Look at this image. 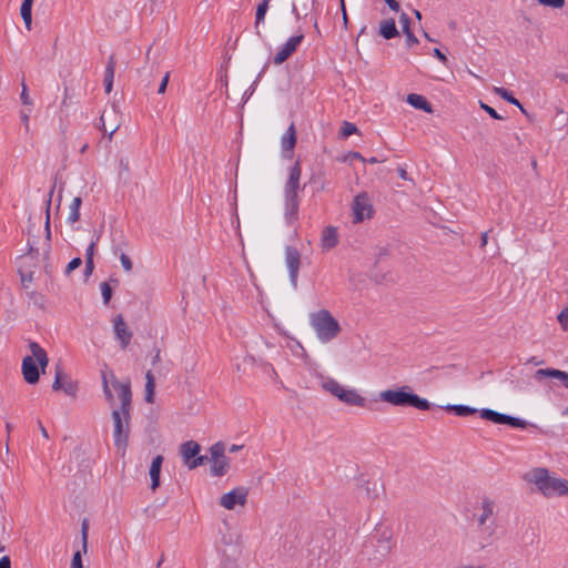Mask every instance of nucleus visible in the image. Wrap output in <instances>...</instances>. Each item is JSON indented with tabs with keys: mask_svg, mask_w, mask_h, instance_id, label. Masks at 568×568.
<instances>
[{
	"mask_svg": "<svg viewBox=\"0 0 568 568\" xmlns=\"http://www.w3.org/2000/svg\"><path fill=\"white\" fill-rule=\"evenodd\" d=\"M111 384L114 392L112 409L114 445L124 454L130 434L132 410L131 382L130 379L123 382L118 381L112 375Z\"/></svg>",
	"mask_w": 568,
	"mask_h": 568,
	"instance_id": "1",
	"label": "nucleus"
},
{
	"mask_svg": "<svg viewBox=\"0 0 568 568\" xmlns=\"http://www.w3.org/2000/svg\"><path fill=\"white\" fill-rule=\"evenodd\" d=\"M301 175V162L296 161L288 170V176L283 190V215L287 225H293L298 220Z\"/></svg>",
	"mask_w": 568,
	"mask_h": 568,
	"instance_id": "2",
	"label": "nucleus"
},
{
	"mask_svg": "<svg viewBox=\"0 0 568 568\" xmlns=\"http://www.w3.org/2000/svg\"><path fill=\"white\" fill-rule=\"evenodd\" d=\"M377 396L381 402L395 407H414L420 410L430 408V403L413 393L408 385L381 390Z\"/></svg>",
	"mask_w": 568,
	"mask_h": 568,
	"instance_id": "3",
	"label": "nucleus"
},
{
	"mask_svg": "<svg viewBox=\"0 0 568 568\" xmlns=\"http://www.w3.org/2000/svg\"><path fill=\"white\" fill-rule=\"evenodd\" d=\"M525 478L547 498L568 495V480L551 476L546 468H535Z\"/></svg>",
	"mask_w": 568,
	"mask_h": 568,
	"instance_id": "4",
	"label": "nucleus"
},
{
	"mask_svg": "<svg viewBox=\"0 0 568 568\" xmlns=\"http://www.w3.org/2000/svg\"><path fill=\"white\" fill-rule=\"evenodd\" d=\"M310 325L322 344L331 343L342 332L338 321L327 310L311 313Z\"/></svg>",
	"mask_w": 568,
	"mask_h": 568,
	"instance_id": "5",
	"label": "nucleus"
},
{
	"mask_svg": "<svg viewBox=\"0 0 568 568\" xmlns=\"http://www.w3.org/2000/svg\"><path fill=\"white\" fill-rule=\"evenodd\" d=\"M29 348L32 355L22 359L21 371L24 381L34 385L39 382L40 373H45L49 358L47 352L37 342H30Z\"/></svg>",
	"mask_w": 568,
	"mask_h": 568,
	"instance_id": "6",
	"label": "nucleus"
},
{
	"mask_svg": "<svg viewBox=\"0 0 568 568\" xmlns=\"http://www.w3.org/2000/svg\"><path fill=\"white\" fill-rule=\"evenodd\" d=\"M321 386L325 392L348 406L364 408L367 405V399L357 389L346 388L332 377H322Z\"/></svg>",
	"mask_w": 568,
	"mask_h": 568,
	"instance_id": "7",
	"label": "nucleus"
},
{
	"mask_svg": "<svg viewBox=\"0 0 568 568\" xmlns=\"http://www.w3.org/2000/svg\"><path fill=\"white\" fill-rule=\"evenodd\" d=\"M393 528L388 525H376L371 536V544L374 547V559L381 561L385 559L392 551L394 546Z\"/></svg>",
	"mask_w": 568,
	"mask_h": 568,
	"instance_id": "8",
	"label": "nucleus"
},
{
	"mask_svg": "<svg viewBox=\"0 0 568 568\" xmlns=\"http://www.w3.org/2000/svg\"><path fill=\"white\" fill-rule=\"evenodd\" d=\"M481 418L489 420L494 424L509 425L515 428H526L528 423L525 419L509 416L489 408H483L479 410Z\"/></svg>",
	"mask_w": 568,
	"mask_h": 568,
	"instance_id": "9",
	"label": "nucleus"
},
{
	"mask_svg": "<svg viewBox=\"0 0 568 568\" xmlns=\"http://www.w3.org/2000/svg\"><path fill=\"white\" fill-rule=\"evenodd\" d=\"M200 449V445L194 440H189L181 445L180 454L190 469L203 465L207 459L206 456H199Z\"/></svg>",
	"mask_w": 568,
	"mask_h": 568,
	"instance_id": "10",
	"label": "nucleus"
},
{
	"mask_svg": "<svg viewBox=\"0 0 568 568\" xmlns=\"http://www.w3.org/2000/svg\"><path fill=\"white\" fill-rule=\"evenodd\" d=\"M54 392H63L67 396L75 397L78 392V383L65 374L61 365L55 366V375L52 384Z\"/></svg>",
	"mask_w": 568,
	"mask_h": 568,
	"instance_id": "11",
	"label": "nucleus"
},
{
	"mask_svg": "<svg viewBox=\"0 0 568 568\" xmlns=\"http://www.w3.org/2000/svg\"><path fill=\"white\" fill-rule=\"evenodd\" d=\"M354 222L359 223L365 219L372 217L374 207L366 192H362L355 196L352 205Z\"/></svg>",
	"mask_w": 568,
	"mask_h": 568,
	"instance_id": "12",
	"label": "nucleus"
},
{
	"mask_svg": "<svg viewBox=\"0 0 568 568\" xmlns=\"http://www.w3.org/2000/svg\"><path fill=\"white\" fill-rule=\"evenodd\" d=\"M248 490L239 486L231 491L223 494L219 499V505L227 510H233L236 506L244 507L247 501Z\"/></svg>",
	"mask_w": 568,
	"mask_h": 568,
	"instance_id": "13",
	"label": "nucleus"
},
{
	"mask_svg": "<svg viewBox=\"0 0 568 568\" xmlns=\"http://www.w3.org/2000/svg\"><path fill=\"white\" fill-rule=\"evenodd\" d=\"M303 40L304 33L302 32L301 28H298L296 34L288 38L286 42L277 50L273 59L274 63L282 64L285 62L296 51L297 47L302 43Z\"/></svg>",
	"mask_w": 568,
	"mask_h": 568,
	"instance_id": "14",
	"label": "nucleus"
},
{
	"mask_svg": "<svg viewBox=\"0 0 568 568\" xmlns=\"http://www.w3.org/2000/svg\"><path fill=\"white\" fill-rule=\"evenodd\" d=\"M113 333L115 341L119 342L120 348L125 349L132 339L133 333L124 322L122 315H118L113 320Z\"/></svg>",
	"mask_w": 568,
	"mask_h": 568,
	"instance_id": "15",
	"label": "nucleus"
},
{
	"mask_svg": "<svg viewBox=\"0 0 568 568\" xmlns=\"http://www.w3.org/2000/svg\"><path fill=\"white\" fill-rule=\"evenodd\" d=\"M285 263L288 268L291 283L294 287H296L298 270L301 265V254L295 247L286 246Z\"/></svg>",
	"mask_w": 568,
	"mask_h": 568,
	"instance_id": "16",
	"label": "nucleus"
},
{
	"mask_svg": "<svg viewBox=\"0 0 568 568\" xmlns=\"http://www.w3.org/2000/svg\"><path fill=\"white\" fill-rule=\"evenodd\" d=\"M297 134L294 123H292L281 138V151L284 159H292L296 145Z\"/></svg>",
	"mask_w": 568,
	"mask_h": 568,
	"instance_id": "17",
	"label": "nucleus"
},
{
	"mask_svg": "<svg viewBox=\"0 0 568 568\" xmlns=\"http://www.w3.org/2000/svg\"><path fill=\"white\" fill-rule=\"evenodd\" d=\"M547 378L559 381L568 388V373L556 368H539L534 373V379L537 383H544Z\"/></svg>",
	"mask_w": 568,
	"mask_h": 568,
	"instance_id": "18",
	"label": "nucleus"
},
{
	"mask_svg": "<svg viewBox=\"0 0 568 568\" xmlns=\"http://www.w3.org/2000/svg\"><path fill=\"white\" fill-rule=\"evenodd\" d=\"M339 242V235L336 226L327 225L321 233V247L327 252L334 248Z\"/></svg>",
	"mask_w": 568,
	"mask_h": 568,
	"instance_id": "19",
	"label": "nucleus"
},
{
	"mask_svg": "<svg viewBox=\"0 0 568 568\" xmlns=\"http://www.w3.org/2000/svg\"><path fill=\"white\" fill-rule=\"evenodd\" d=\"M316 0H293L292 13L298 21L305 19L314 9Z\"/></svg>",
	"mask_w": 568,
	"mask_h": 568,
	"instance_id": "20",
	"label": "nucleus"
},
{
	"mask_svg": "<svg viewBox=\"0 0 568 568\" xmlns=\"http://www.w3.org/2000/svg\"><path fill=\"white\" fill-rule=\"evenodd\" d=\"M162 464H163V457L161 455H159L153 458L151 466H150V470H149V475L151 478L150 488L153 491L156 490L160 486V473H161Z\"/></svg>",
	"mask_w": 568,
	"mask_h": 568,
	"instance_id": "21",
	"label": "nucleus"
},
{
	"mask_svg": "<svg viewBox=\"0 0 568 568\" xmlns=\"http://www.w3.org/2000/svg\"><path fill=\"white\" fill-rule=\"evenodd\" d=\"M54 185L51 187V190L48 193V200L45 205V223H44V230H45V250L44 255L47 256L50 252V241H51V230H50V206H51V197L53 195Z\"/></svg>",
	"mask_w": 568,
	"mask_h": 568,
	"instance_id": "22",
	"label": "nucleus"
},
{
	"mask_svg": "<svg viewBox=\"0 0 568 568\" xmlns=\"http://www.w3.org/2000/svg\"><path fill=\"white\" fill-rule=\"evenodd\" d=\"M407 102L414 106L415 109L423 110L427 113L433 112L432 104L426 100L425 97L417 94V93H410L407 95Z\"/></svg>",
	"mask_w": 568,
	"mask_h": 568,
	"instance_id": "23",
	"label": "nucleus"
},
{
	"mask_svg": "<svg viewBox=\"0 0 568 568\" xmlns=\"http://www.w3.org/2000/svg\"><path fill=\"white\" fill-rule=\"evenodd\" d=\"M155 395V377L151 371L145 374L144 400L148 404L154 403Z\"/></svg>",
	"mask_w": 568,
	"mask_h": 568,
	"instance_id": "24",
	"label": "nucleus"
},
{
	"mask_svg": "<svg viewBox=\"0 0 568 568\" xmlns=\"http://www.w3.org/2000/svg\"><path fill=\"white\" fill-rule=\"evenodd\" d=\"M379 34L389 40L398 36V30L395 24L394 19H387L381 22L379 24Z\"/></svg>",
	"mask_w": 568,
	"mask_h": 568,
	"instance_id": "25",
	"label": "nucleus"
},
{
	"mask_svg": "<svg viewBox=\"0 0 568 568\" xmlns=\"http://www.w3.org/2000/svg\"><path fill=\"white\" fill-rule=\"evenodd\" d=\"M34 0H23L20 7V14L28 30L32 26V4Z\"/></svg>",
	"mask_w": 568,
	"mask_h": 568,
	"instance_id": "26",
	"label": "nucleus"
},
{
	"mask_svg": "<svg viewBox=\"0 0 568 568\" xmlns=\"http://www.w3.org/2000/svg\"><path fill=\"white\" fill-rule=\"evenodd\" d=\"M495 505L489 499H484L480 507V514L478 515V524L480 526L485 525V523L493 516Z\"/></svg>",
	"mask_w": 568,
	"mask_h": 568,
	"instance_id": "27",
	"label": "nucleus"
},
{
	"mask_svg": "<svg viewBox=\"0 0 568 568\" xmlns=\"http://www.w3.org/2000/svg\"><path fill=\"white\" fill-rule=\"evenodd\" d=\"M81 203H82V200L81 197L79 196H75L71 204H70V212H69V215H68V222L69 223H74L79 220L80 217V206H81Z\"/></svg>",
	"mask_w": 568,
	"mask_h": 568,
	"instance_id": "28",
	"label": "nucleus"
},
{
	"mask_svg": "<svg viewBox=\"0 0 568 568\" xmlns=\"http://www.w3.org/2000/svg\"><path fill=\"white\" fill-rule=\"evenodd\" d=\"M211 471L214 476H223L229 469L227 458L212 460Z\"/></svg>",
	"mask_w": 568,
	"mask_h": 568,
	"instance_id": "29",
	"label": "nucleus"
},
{
	"mask_svg": "<svg viewBox=\"0 0 568 568\" xmlns=\"http://www.w3.org/2000/svg\"><path fill=\"white\" fill-rule=\"evenodd\" d=\"M494 91L504 100L508 101L509 103L518 106L523 112H525L523 105L520 102L506 89L504 88H495Z\"/></svg>",
	"mask_w": 568,
	"mask_h": 568,
	"instance_id": "30",
	"label": "nucleus"
},
{
	"mask_svg": "<svg viewBox=\"0 0 568 568\" xmlns=\"http://www.w3.org/2000/svg\"><path fill=\"white\" fill-rule=\"evenodd\" d=\"M268 6L270 4H267L265 2H261L257 6V8H256V12H255V29H256V33L257 34H260L258 26H260V23L264 22L266 12L268 10Z\"/></svg>",
	"mask_w": 568,
	"mask_h": 568,
	"instance_id": "31",
	"label": "nucleus"
},
{
	"mask_svg": "<svg viewBox=\"0 0 568 568\" xmlns=\"http://www.w3.org/2000/svg\"><path fill=\"white\" fill-rule=\"evenodd\" d=\"M446 409L455 412L456 415H458V416H468V415H473L477 412L476 408H471V407L465 406V405H447Z\"/></svg>",
	"mask_w": 568,
	"mask_h": 568,
	"instance_id": "32",
	"label": "nucleus"
},
{
	"mask_svg": "<svg viewBox=\"0 0 568 568\" xmlns=\"http://www.w3.org/2000/svg\"><path fill=\"white\" fill-rule=\"evenodd\" d=\"M210 454H211V460L226 458L225 457V446H224V444L221 443V442L215 443L210 448Z\"/></svg>",
	"mask_w": 568,
	"mask_h": 568,
	"instance_id": "33",
	"label": "nucleus"
},
{
	"mask_svg": "<svg viewBox=\"0 0 568 568\" xmlns=\"http://www.w3.org/2000/svg\"><path fill=\"white\" fill-rule=\"evenodd\" d=\"M88 534H89V520L84 518L81 523V540L82 550L85 554L88 550Z\"/></svg>",
	"mask_w": 568,
	"mask_h": 568,
	"instance_id": "34",
	"label": "nucleus"
},
{
	"mask_svg": "<svg viewBox=\"0 0 568 568\" xmlns=\"http://www.w3.org/2000/svg\"><path fill=\"white\" fill-rule=\"evenodd\" d=\"M101 234H102V229L99 231L98 235L95 236V240H92L90 242V244L88 245V247L85 250V260H92L93 261L94 254H95L97 243L99 242V240L101 237Z\"/></svg>",
	"mask_w": 568,
	"mask_h": 568,
	"instance_id": "35",
	"label": "nucleus"
},
{
	"mask_svg": "<svg viewBox=\"0 0 568 568\" xmlns=\"http://www.w3.org/2000/svg\"><path fill=\"white\" fill-rule=\"evenodd\" d=\"M18 272H19L20 280H21L23 287L27 288L29 286V284L32 283V281H33V271H31V270L26 271L23 267H20Z\"/></svg>",
	"mask_w": 568,
	"mask_h": 568,
	"instance_id": "36",
	"label": "nucleus"
},
{
	"mask_svg": "<svg viewBox=\"0 0 568 568\" xmlns=\"http://www.w3.org/2000/svg\"><path fill=\"white\" fill-rule=\"evenodd\" d=\"M357 132V126L351 122H343L339 134L342 138H348L349 135Z\"/></svg>",
	"mask_w": 568,
	"mask_h": 568,
	"instance_id": "37",
	"label": "nucleus"
},
{
	"mask_svg": "<svg viewBox=\"0 0 568 568\" xmlns=\"http://www.w3.org/2000/svg\"><path fill=\"white\" fill-rule=\"evenodd\" d=\"M129 175V160L121 158L119 160V179H126Z\"/></svg>",
	"mask_w": 568,
	"mask_h": 568,
	"instance_id": "38",
	"label": "nucleus"
},
{
	"mask_svg": "<svg viewBox=\"0 0 568 568\" xmlns=\"http://www.w3.org/2000/svg\"><path fill=\"white\" fill-rule=\"evenodd\" d=\"M34 242H31L30 240H28V253H27V256L33 261V266H36V263L38 261V256H39V250L34 246Z\"/></svg>",
	"mask_w": 568,
	"mask_h": 568,
	"instance_id": "39",
	"label": "nucleus"
},
{
	"mask_svg": "<svg viewBox=\"0 0 568 568\" xmlns=\"http://www.w3.org/2000/svg\"><path fill=\"white\" fill-rule=\"evenodd\" d=\"M82 265L81 257H73L67 265L64 274L70 275L74 270L79 268Z\"/></svg>",
	"mask_w": 568,
	"mask_h": 568,
	"instance_id": "40",
	"label": "nucleus"
},
{
	"mask_svg": "<svg viewBox=\"0 0 568 568\" xmlns=\"http://www.w3.org/2000/svg\"><path fill=\"white\" fill-rule=\"evenodd\" d=\"M537 1L541 6L554 8V9H561L566 3V0H537Z\"/></svg>",
	"mask_w": 568,
	"mask_h": 568,
	"instance_id": "41",
	"label": "nucleus"
},
{
	"mask_svg": "<svg viewBox=\"0 0 568 568\" xmlns=\"http://www.w3.org/2000/svg\"><path fill=\"white\" fill-rule=\"evenodd\" d=\"M557 320L561 328L568 333V306L558 314Z\"/></svg>",
	"mask_w": 568,
	"mask_h": 568,
	"instance_id": "42",
	"label": "nucleus"
},
{
	"mask_svg": "<svg viewBox=\"0 0 568 568\" xmlns=\"http://www.w3.org/2000/svg\"><path fill=\"white\" fill-rule=\"evenodd\" d=\"M119 258H120L121 265L124 268V271L125 272H131L133 265H132V261L129 257V255H126L124 252H120L119 253Z\"/></svg>",
	"mask_w": 568,
	"mask_h": 568,
	"instance_id": "43",
	"label": "nucleus"
},
{
	"mask_svg": "<svg viewBox=\"0 0 568 568\" xmlns=\"http://www.w3.org/2000/svg\"><path fill=\"white\" fill-rule=\"evenodd\" d=\"M21 87H22V90H21L20 99H21L22 104L23 105H32L33 103L28 94V88L24 83V79L22 80Z\"/></svg>",
	"mask_w": 568,
	"mask_h": 568,
	"instance_id": "44",
	"label": "nucleus"
},
{
	"mask_svg": "<svg viewBox=\"0 0 568 568\" xmlns=\"http://www.w3.org/2000/svg\"><path fill=\"white\" fill-rule=\"evenodd\" d=\"M85 265H84V272H83V276H84V282H88L89 281V277L92 275L93 271H94V261L92 260H85L84 261Z\"/></svg>",
	"mask_w": 568,
	"mask_h": 568,
	"instance_id": "45",
	"label": "nucleus"
},
{
	"mask_svg": "<svg viewBox=\"0 0 568 568\" xmlns=\"http://www.w3.org/2000/svg\"><path fill=\"white\" fill-rule=\"evenodd\" d=\"M82 551L83 550H77L73 554L72 560H71V568H83L82 565Z\"/></svg>",
	"mask_w": 568,
	"mask_h": 568,
	"instance_id": "46",
	"label": "nucleus"
},
{
	"mask_svg": "<svg viewBox=\"0 0 568 568\" xmlns=\"http://www.w3.org/2000/svg\"><path fill=\"white\" fill-rule=\"evenodd\" d=\"M399 22L402 24L404 33L412 32L410 31V20H409V17L405 12H402Z\"/></svg>",
	"mask_w": 568,
	"mask_h": 568,
	"instance_id": "47",
	"label": "nucleus"
},
{
	"mask_svg": "<svg viewBox=\"0 0 568 568\" xmlns=\"http://www.w3.org/2000/svg\"><path fill=\"white\" fill-rule=\"evenodd\" d=\"M480 108H481V109H484V110H485V111H486V112H487L491 118H494V119H496V120H500V119H503V118L497 113V111H496L494 108H491V106H489V105H487V104H485V103H483V102H480Z\"/></svg>",
	"mask_w": 568,
	"mask_h": 568,
	"instance_id": "48",
	"label": "nucleus"
},
{
	"mask_svg": "<svg viewBox=\"0 0 568 568\" xmlns=\"http://www.w3.org/2000/svg\"><path fill=\"white\" fill-rule=\"evenodd\" d=\"M378 485L376 483L373 484V488L371 489L368 486L366 487L367 496L369 498H377L378 497Z\"/></svg>",
	"mask_w": 568,
	"mask_h": 568,
	"instance_id": "49",
	"label": "nucleus"
},
{
	"mask_svg": "<svg viewBox=\"0 0 568 568\" xmlns=\"http://www.w3.org/2000/svg\"><path fill=\"white\" fill-rule=\"evenodd\" d=\"M169 78H170V74H169V72H168V73L163 77V79H162V81H161V83H160V87H159V89H158V92H159L160 94H162V93H164V92H165L166 87H168V82H169Z\"/></svg>",
	"mask_w": 568,
	"mask_h": 568,
	"instance_id": "50",
	"label": "nucleus"
},
{
	"mask_svg": "<svg viewBox=\"0 0 568 568\" xmlns=\"http://www.w3.org/2000/svg\"><path fill=\"white\" fill-rule=\"evenodd\" d=\"M405 36H406V42H407V47L408 48H410L414 44L418 43V39L414 36L413 32L405 33Z\"/></svg>",
	"mask_w": 568,
	"mask_h": 568,
	"instance_id": "51",
	"label": "nucleus"
},
{
	"mask_svg": "<svg viewBox=\"0 0 568 568\" xmlns=\"http://www.w3.org/2000/svg\"><path fill=\"white\" fill-rule=\"evenodd\" d=\"M455 568H488L485 564H460Z\"/></svg>",
	"mask_w": 568,
	"mask_h": 568,
	"instance_id": "52",
	"label": "nucleus"
},
{
	"mask_svg": "<svg viewBox=\"0 0 568 568\" xmlns=\"http://www.w3.org/2000/svg\"><path fill=\"white\" fill-rule=\"evenodd\" d=\"M21 122L24 125L26 131H29V113L26 111L20 112Z\"/></svg>",
	"mask_w": 568,
	"mask_h": 568,
	"instance_id": "53",
	"label": "nucleus"
},
{
	"mask_svg": "<svg viewBox=\"0 0 568 568\" xmlns=\"http://www.w3.org/2000/svg\"><path fill=\"white\" fill-rule=\"evenodd\" d=\"M0 568H11V560L9 556L0 558Z\"/></svg>",
	"mask_w": 568,
	"mask_h": 568,
	"instance_id": "54",
	"label": "nucleus"
},
{
	"mask_svg": "<svg viewBox=\"0 0 568 568\" xmlns=\"http://www.w3.org/2000/svg\"><path fill=\"white\" fill-rule=\"evenodd\" d=\"M390 10L395 11V12H398L400 7H399V3L396 1V0H384Z\"/></svg>",
	"mask_w": 568,
	"mask_h": 568,
	"instance_id": "55",
	"label": "nucleus"
},
{
	"mask_svg": "<svg viewBox=\"0 0 568 568\" xmlns=\"http://www.w3.org/2000/svg\"><path fill=\"white\" fill-rule=\"evenodd\" d=\"M434 55L439 60L442 61L443 63H446L447 62V58L446 55L437 48L434 49L433 51Z\"/></svg>",
	"mask_w": 568,
	"mask_h": 568,
	"instance_id": "56",
	"label": "nucleus"
},
{
	"mask_svg": "<svg viewBox=\"0 0 568 568\" xmlns=\"http://www.w3.org/2000/svg\"><path fill=\"white\" fill-rule=\"evenodd\" d=\"M100 288H101V295H102L103 303L106 305V295H108L106 281H103L100 283Z\"/></svg>",
	"mask_w": 568,
	"mask_h": 568,
	"instance_id": "57",
	"label": "nucleus"
},
{
	"mask_svg": "<svg viewBox=\"0 0 568 568\" xmlns=\"http://www.w3.org/2000/svg\"><path fill=\"white\" fill-rule=\"evenodd\" d=\"M106 369H101V383H102V389L103 393L106 395Z\"/></svg>",
	"mask_w": 568,
	"mask_h": 568,
	"instance_id": "58",
	"label": "nucleus"
},
{
	"mask_svg": "<svg viewBox=\"0 0 568 568\" xmlns=\"http://www.w3.org/2000/svg\"><path fill=\"white\" fill-rule=\"evenodd\" d=\"M557 116L560 118V121L564 125L568 124V114L564 110H558Z\"/></svg>",
	"mask_w": 568,
	"mask_h": 568,
	"instance_id": "59",
	"label": "nucleus"
},
{
	"mask_svg": "<svg viewBox=\"0 0 568 568\" xmlns=\"http://www.w3.org/2000/svg\"><path fill=\"white\" fill-rule=\"evenodd\" d=\"M112 285L113 286L119 285V280L118 278H113V277H109V300L112 296Z\"/></svg>",
	"mask_w": 568,
	"mask_h": 568,
	"instance_id": "60",
	"label": "nucleus"
},
{
	"mask_svg": "<svg viewBox=\"0 0 568 568\" xmlns=\"http://www.w3.org/2000/svg\"><path fill=\"white\" fill-rule=\"evenodd\" d=\"M38 426H39V429H40L42 436L44 438H49V434H48L45 427L42 425V423L40 420H38Z\"/></svg>",
	"mask_w": 568,
	"mask_h": 568,
	"instance_id": "61",
	"label": "nucleus"
},
{
	"mask_svg": "<svg viewBox=\"0 0 568 568\" xmlns=\"http://www.w3.org/2000/svg\"><path fill=\"white\" fill-rule=\"evenodd\" d=\"M398 175L403 180H408L407 172L404 168H398Z\"/></svg>",
	"mask_w": 568,
	"mask_h": 568,
	"instance_id": "62",
	"label": "nucleus"
},
{
	"mask_svg": "<svg viewBox=\"0 0 568 568\" xmlns=\"http://www.w3.org/2000/svg\"><path fill=\"white\" fill-rule=\"evenodd\" d=\"M480 242H481L483 247L487 245V242H488V233L487 232H484L481 234Z\"/></svg>",
	"mask_w": 568,
	"mask_h": 568,
	"instance_id": "63",
	"label": "nucleus"
},
{
	"mask_svg": "<svg viewBox=\"0 0 568 568\" xmlns=\"http://www.w3.org/2000/svg\"><path fill=\"white\" fill-rule=\"evenodd\" d=\"M349 156H351L352 159H357V160H361V161H363V162H365V161H366V160L362 156V154H361V153H358V152H352V153L349 154Z\"/></svg>",
	"mask_w": 568,
	"mask_h": 568,
	"instance_id": "64",
	"label": "nucleus"
}]
</instances>
